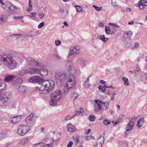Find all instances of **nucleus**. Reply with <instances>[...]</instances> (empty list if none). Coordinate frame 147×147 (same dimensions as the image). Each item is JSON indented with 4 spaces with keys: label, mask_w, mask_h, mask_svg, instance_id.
Wrapping results in <instances>:
<instances>
[{
    "label": "nucleus",
    "mask_w": 147,
    "mask_h": 147,
    "mask_svg": "<svg viewBox=\"0 0 147 147\" xmlns=\"http://www.w3.org/2000/svg\"><path fill=\"white\" fill-rule=\"evenodd\" d=\"M89 119L90 121H93L95 120V116L91 114L90 115Z\"/></svg>",
    "instance_id": "nucleus-36"
},
{
    "label": "nucleus",
    "mask_w": 147,
    "mask_h": 147,
    "mask_svg": "<svg viewBox=\"0 0 147 147\" xmlns=\"http://www.w3.org/2000/svg\"><path fill=\"white\" fill-rule=\"evenodd\" d=\"M5 6H2V7L5 9L14 11L17 9V8L15 5L10 2H7L5 3Z\"/></svg>",
    "instance_id": "nucleus-6"
},
{
    "label": "nucleus",
    "mask_w": 147,
    "mask_h": 147,
    "mask_svg": "<svg viewBox=\"0 0 147 147\" xmlns=\"http://www.w3.org/2000/svg\"><path fill=\"white\" fill-rule=\"evenodd\" d=\"M75 78L72 75H69L68 76L67 80L66 82H67L66 86L70 89H73L74 88L76 84Z\"/></svg>",
    "instance_id": "nucleus-4"
},
{
    "label": "nucleus",
    "mask_w": 147,
    "mask_h": 147,
    "mask_svg": "<svg viewBox=\"0 0 147 147\" xmlns=\"http://www.w3.org/2000/svg\"><path fill=\"white\" fill-rule=\"evenodd\" d=\"M146 0H140V1L139 3V4H142L143 5L144 3H145V1Z\"/></svg>",
    "instance_id": "nucleus-57"
},
{
    "label": "nucleus",
    "mask_w": 147,
    "mask_h": 147,
    "mask_svg": "<svg viewBox=\"0 0 147 147\" xmlns=\"http://www.w3.org/2000/svg\"><path fill=\"white\" fill-rule=\"evenodd\" d=\"M28 139L27 138H24L22 140V141L24 143L27 142L28 141Z\"/></svg>",
    "instance_id": "nucleus-50"
},
{
    "label": "nucleus",
    "mask_w": 147,
    "mask_h": 147,
    "mask_svg": "<svg viewBox=\"0 0 147 147\" xmlns=\"http://www.w3.org/2000/svg\"><path fill=\"white\" fill-rule=\"evenodd\" d=\"M62 92L59 90L55 91L53 94V98H54L59 100L62 98Z\"/></svg>",
    "instance_id": "nucleus-11"
},
{
    "label": "nucleus",
    "mask_w": 147,
    "mask_h": 147,
    "mask_svg": "<svg viewBox=\"0 0 147 147\" xmlns=\"http://www.w3.org/2000/svg\"><path fill=\"white\" fill-rule=\"evenodd\" d=\"M111 121H109L108 119H105L103 122V123L105 125H107L111 123Z\"/></svg>",
    "instance_id": "nucleus-40"
},
{
    "label": "nucleus",
    "mask_w": 147,
    "mask_h": 147,
    "mask_svg": "<svg viewBox=\"0 0 147 147\" xmlns=\"http://www.w3.org/2000/svg\"><path fill=\"white\" fill-rule=\"evenodd\" d=\"M80 52V47L75 46L70 48L69 55H71L75 54L77 55Z\"/></svg>",
    "instance_id": "nucleus-7"
},
{
    "label": "nucleus",
    "mask_w": 147,
    "mask_h": 147,
    "mask_svg": "<svg viewBox=\"0 0 147 147\" xmlns=\"http://www.w3.org/2000/svg\"><path fill=\"white\" fill-rule=\"evenodd\" d=\"M121 119L120 118H119L117 119L114 125V126H115L117 124Z\"/></svg>",
    "instance_id": "nucleus-52"
},
{
    "label": "nucleus",
    "mask_w": 147,
    "mask_h": 147,
    "mask_svg": "<svg viewBox=\"0 0 147 147\" xmlns=\"http://www.w3.org/2000/svg\"><path fill=\"white\" fill-rule=\"evenodd\" d=\"M134 24V21H132L130 22H128V24L129 25H132Z\"/></svg>",
    "instance_id": "nucleus-64"
},
{
    "label": "nucleus",
    "mask_w": 147,
    "mask_h": 147,
    "mask_svg": "<svg viewBox=\"0 0 147 147\" xmlns=\"http://www.w3.org/2000/svg\"><path fill=\"white\" fill-rule=\"evenodd\" d=\"M15 76L13 75H7L5 76V78L4 79V81L6 82H8L12 81L15 78Z\"/></svg>",
    "instance_id": "nucleus-18"
},
{
    "label": "nucleus",
    "mask_w": 147,
    "mask_h": 147,
    "mask_svg": "<svg viewBox=\"0 0 147 147\" xmlns=\"http://www.w3.org/2000/svg\"><path fill=\"white\" fill-rule=\"evenodd\" d=\"M92 6L96 10L98 11H101L102 9V7H98V6L94 5H93Z\"/></svg>",
    "instance_id": "nucleus-35"
},
{
    "label": "nucleus",
    "mask_w": 147,
    "mask_h": 147,
    "mask_svg": "<svg viewBox=\"0 0 147 147\" xmlns=\"http://www.w3.org/2000/svg\"><path fill=\"white\" fill-rule=\"evenodd\" d=\"M53 144L51 143L50 144H47L45 145L44 147H53Z\"/></svg>",
    "instance_id": "nucleus-48"
},
{
    "label": "nucleus",
    "mask_w": 147,
    "mask_h": 147,
    "mask_svg": "<svg viewBox=\"0 0 147 147\" xmlns=\"http://www.w3.org/2000/svg\"><path fill=\"white\" fill-rule=\"evenodd\" d=\"M69 89H70L69 88H67V86L65 87L63 89L64 93L66 95L67 94L68 92Z\"/></svg>",
    "instance_id": "nucleus-38"
},
{
    "label": "nucleus",
    "mask_w": 147,
    "mask_h": 147,
    "mask_svg": "<svg viewBox=\"0 0 147 147\" xmlns=\"http://www.w3.org/2000/svg\"><path fill=\"white\" fill-rule=\"evenodd\" d=\"M55 80L58 85H61L67 80L68 76L64 72H60L56 73Z\"/></svg>",
    "instance_id": "nucleus-3"
},
{
    "label": "nucleus",
    "mask_w": 147,
    "mask_h": 147,
    "mask_svg": "<svg viewBox=\"0 0 147 147\" xmlns=\"http://www.w3.org/2000/svg\"><path fill=\"white\" fill-rule=\"evenodd\" d=\"M100 140H102L101 142H99L98 143L96 144L94 147H102V145L104 142V138L103 136H101L98 139V140L99 141Z\"/></svg>",
    "instance_id": "nucleus-21"
},
{
    "label": "nucleus",
    "mask_w": 147,
    "mask_h": 147,
    "mask_svg": "<svg viewBox=\"0 0 147 147\" xmlns=\"http://www.w3.org/2000/svg\"><path fill=\"white\" fill-rule=\"evenodd\" d=\"M45 25V23L44 22H42L39 24L38 26V28L40 29L43 27Z\"/></svg>",
    "instance_id": "nucleus-44"
},
{
    "label": "nucleus",
    "mask_w": 147,
    "mask_h": 147,
    "mask_svg": "<svg viewBox=\"0 0 147 147\" xmlns=\"http://www.w3.org/2000/svg\"><path fill=\"white\" fill-rule=\"evenodd\" d=\"M103 103L104 105V107L103 108V109L104 110H106L109 106V102H105Z\"/></svg>",
    "instance_id": "nucleus-34"
},
{
    "label": "nucleus",
    "mask_w": 147,
    "mask_h": 147,
    "mask_svg": "<svg viewBox=\"0 0 147 147\" xmlns=\"http://www.w3.org/2000/svg\"><path fill=\"white\" fill-rule=\"evenodd\" d=\"M84 86L86 88H88L91 86V85L89 84V82H85Z\"/></svg>",
    "instance_id": "nucleus-41"
},
{
    "label": "nucleus",
    "mask_w": 147,
    "mask_h": 147,
    "mask_svg": "<svg viewBox=\"0 0 147 147\" xmlns=\"http://www.w3.org/2000/svg\"><path fill=\"white\" fill-rule=\"evenodd\" d=\"M43 143L42 142H40L35 144L33 145V146H38L39 145L42 146Z\"/></svg>",
    "instance_id": "nucleus-54"
},
{
    "label": "nucleus",
    "mask_w": 147,
    "mask_h": 147,
    "mask_svg": "<svg viewBox=\"0 0 147 147\" xmlns=\"http://www.w3.org/2000/svg\"><path fill=\"white\" fill-rule=\"evenodd\" d=\"M73 142H72L70 141L67 146V147H71V145L73 144Z\"/></svg>",
    "instance_id": "nucleus-58"
},
{
    "label": "nucleus",
    "mask_w": 147,
    "mask_h": 147,
    "mask_svg": "<svg viewBox=\"0 0 147 147\" xmlns=\"http://www.w3.org/2000/svg\"><path fill=\"white\" fill-rule=\"evenodd\" d=\"M1 59L5 65L8 68L13 69L16 66V61L13 60L11 55H7L3 54L1 55Z\"/></svg>",
    "instance_id": "nucleus-2"
},
{
    "label": "nucleus",
    "mask_w": 147,
    "mask_h": 147,
    "mask_svg": "<svg viewBox=\"0 0 147 147\" xmlns=\"http://www.w3.org/2000/svg\"><path fill=\"white\" fill-rule=\"evenodd\" d=\"M53 98V99H52L50 101V104L52 106H54L57 104V102L59 100H57L56 98L55 99L54 98Z\"/></svg>",
    "instance_id": "nucleus-28"
},
{
    "label": "nucleus",
    "mask_w": 147,
    "mask_h": 147,
    "mask_svg": "<svg viewBox=\"0 0 147 147\" xmlns=\"http://www.w3.org/2000/svg\"><path fill=\"white\" fill-rule=\"evenodd\" d=\"M77 95L78 94L74 92L71 94V97H73L75 98V99H76L77 97Z\"/></svg>",
    "instance_id": "nucleus-46"
},
{
    "label": "nucleus",
    "mask_w": 147,
    "mask_h": 147,
    "mask_svg": "<svg viewBox=\"0 0 147 147\" xmlns=\"http://www.w3.org/2000/svg\"><path fill=\"white\" fill-rule=\"evenodd\" d=\"M33 116V113H31L29 116L26 117L25 120L26 123L28 124L31 123L34 120Z\"/></svg>",
    "instance_id": "nucleus-17"
},
{
    "label": "nucleus",
    "mask_w": 147,
    "mask_h": 147,
    "mask_svg": "<svg viewBox=\"0 0 147 147\" xmlns=\"http://www.w3.org/2000/svg\"><path fill=\"white\" fill-rule=\"evenodd\" d=\"M134 123L133 121H130L127 124L126 126V127L125 128V129L126 130L125 134H127V133L129 131H130L131 130H132L134 126Z\"/></svg>",
    "instance_id": "nucleus-12"
},
{
    "label": "nucleus",
    "mask_w": 147,
    "mask_h": 147,
    "mask_svg": "<svg viewBox=\"0 0 147 147\" xmlns=\"http://www.w3.org/2000/svg\"><path fill=\"white\" fill-rule=\"evenodd\" d=\"M27 61L28 64L31 66H34L35 67H41L42 66L40 63L36 61L35 60L32 59L28 60Z\"/></svg>",
    "instance_id": "nucleus-9"
},
{
    "label": "nucleus",
    "mask_w": 147,
    "mask_h": 147,
    "mask_svg": "<svg viewBox=\"0 0 147 147\" xmlns=\"http://www.w3.org/2000/svg\"><path fill=\"white\" fill-rule=\"evenodd\" d=\"M41 80V78L38 76H33L30 78L29 80V82L32 83H38L40 82Z\"/></svg>",
    "instance_id": "nucleus-13"
},
{
    "label": "nucleus",
    "mask_w": 147,
    "mask_h": 147,
    "mask_svg": "<svg viewBox=\"0 0 147 147\" xmlns=\"http://www.w3.org/2000/svg\"><path fill=\"white\" fill-rule=\"evenodd\" d=\"M22 119L21 115H17L13 117V123H17Z\"/></svg>",
    "instance_id": "nucleus-22"
},
{
    "label": "nucleus",
    "mask_w": 147,
    "mask_h": 147,
    "mask_svg": "<svg viewBox=\"0 0 147 147\" xmlns=\"http://www.w3.org/2000/svg\"><path fill=\"white\" fill-rule=\"evenodd\" d=\"M90 131H91V129H87V130H85V131L86 132V133H85L86 134V135L88 134L90 132Z\"/></svg>",
    "instance_id": "nucleus-59"
},
{
    "label": "nucleus",
    "mask_w": 147,
    "mask_h": 147,
    "mask_svg": "<svg viewBox=\"0 0 147 147\" xmlns=\"http://www.w3.org/2000/svg\"><path fill=\"white\" fill-rule=\"evenodd\" d=\"M38 69L37 68H29L26 69V73L30 74H37L38 72Z\"/></svg>",
    "instance_id": "nucleus-15"
},
{
    "label": "nucleus",
    "mask_w": 147,
    "mask_h": 147,
    "mask_svg": "<svg viewBox=\"0 0 147 147\" xmlns=\"http://www.w3.org/2000/svg\"><path fill=\"white\" fill-rule=\"evenodd\" d=\"M26 69H23L20 71L19 74L21 76H22L26 74Z\"/></svg>",
    "instance_id": "nucleus-37"
},
{
    "label": "nucleus",
    "mask_w": 147,
    "mask_h": 147,
    "mask_svg": "<svg viewBox=\"0 0 147 147\" xmlns=\"http://www.w3.org/2000/svg\"><path fill=\"white\" fill-rule=\"evenodd\" d=\"M22 36V37H24V36H23V34H13V35H11V36H10L11 37L12 36Z\"/></svg>",
    "instance_id": "nucleus-55"
},
{
    "label": "nucleus",
    "mask_w": 147,
    "mask_h": 147,
    "mask_svg": "<svg viewBox=\"0 0 147 147\" xmlns=\"http://www.w3.org/2000/svg\"><path fill=\"white\" fill-rule=\"evenodd\" d=\"M105 31L106 34L107 35L112 34L114 33L113 31L110 29V27L108 26H105Z\"/></svg>",
    "instance_id": "nucleus-24"
},
{
    "label": "nucleus",
    "mask_w": 147,
    "mask_h": 147,
    "mask_svg": "<svg viewBox=\"0 0 147 147\" xmlns=\"http://www.w3.org/2000/svg\"><path fill=\"white\" fill-rule=\"evenodd\" d=\"M44 13H40L39 14V16L40 19H42L44 18Z\"/></svg>",
    "instance_id": "nucleus-53"
},
{
    "label": "nucleus",
    "mask_w": 147,
    "mask_h": 147,
    "mask_svg": "<svg viewBox=\"0 0 147 147\" xmlns=\"http://www.w3.org/2000/svg\"><path fill=\"white\" fill-rule=\"evenodd\" d=\"M144 119V117H141L139 119L137 125L138 127L140 128L143 126V123L145 122Z\"/></svg>",
    "instance_id": "nucleus-20"
},
{
    "label": "nucleus",
    "mask_w": 147,
    "mask_h": 147,
    "mask_svg": "<svg viewBox=\"0 0 147 147\" xmlns=\"http://www.w3.org/2000/svg\"><path fill=\"white\" fill-rule=\"evenodd\" d=\"M8 97L5 95L1 96L0 97V105L5 107L8 101Z\"/></svg>",
    "instance_id": "nucleus-8"
},
{
    "label": "nucleus",
    "mask_w": 147,
    "mask_h": 147,
    "mask_svg": "<svg viewBox=\"0 0 147 147\" xmlns=\"http://www.w3.org/2000/svg\"><path fill=\"white\" fill-rule=\"evenodd\" d=\"M75 7L76 8V11L77 12H80L82 11V9L79 6L76 5L75 6Z\"/></svg>",
    "instance_id": "nucleus-39"
},
{
    "label": "nucleus",
    "mask_w": 147,
    "mask_h": 147,
    "mask_svg": "<svg viewBox=\"0 0 147 147\" xmlns=\"http://www.w3.org/2000/svg\"><path fill=\"white\" fill-rule=\"evenodd\" d=\"M76 62L80 64L82 67H83L84 65V61L82 60V59H78L77 60Z\"/></svg>",
    "instance_id": "nucleus-30"
},
{
    "label": "nucleus",
    "mask_w": 147,
    "mask_h": 147,
    "mask_svg": "<svg viewBox=\"0 0 147 147\" xmlns=\"http://www.w3.org/2000/svg\"><path fill=\"white\" fill-rule=\"evenodd\" d=\"M1 80H0V83L1 82ZM6 86V84L5 83H0V95L2 94V92L1 91H3L4 90V88Z\"/></svg>",
    "instance_id": "nucleus-26"
},
{
    "label": "nucleus",
    "mask_w": 147,
    "mask_h": 147,
    "mask_svg": "<svg viewBox=\"0 0 147 147\" xmlns=\"http://www.w3.org/2000/svg\"><path fill=\"white\" fill-rule=\"evenodd\" d=\"M112 4L113 6H117L118 5L117 3L115 0H112Z\"/></svg>",
    "instance_id": "nucleus-43"
},
{
    "label": "nucleus",
    "mask_w": 147,
    "mask_h": 147,
    "mask_svg": "<svg viewBox=\"0 0 147 147\" xmlns=\"http://www.w3.org/2000/svg\"><path fill=\"white\" fill-rule=\"evenodd\" d=\"M38 68V72L37 74H40L43 77L47 76L49 73V71L45 68L42 67Z\"/></svg>",
    "instance_id": "nucleus-10"
},
{
    "label": "nucleus",
    "mask_w": 147,
    "mask_h": 147,
    "mask_svg": "<svg viewBox=\"0 0 147 147\" xmlns=\"http://www.w3.org/2000/svg\"><path fill=\"white\" fill-rule=\"evenodd\" d=\"M124 82V84L125 85L128 86L129 85L128 79L126 77H124L122 78Z\"/></svg>",
    "instance_id": "nucleus-31"
},
{
    "label": "nucleus",
    "mask_w": 147,
    "mask_h": 147,
    "mask_svg": "<svg viewBox=\"0 0 147 147\" xmlns=\"http://www.w3.org/2000/svg\"><path fill=\"white\" fill-rule=\"evenodd\" d=\"M7 20V18L6 16L0 15V25H2L3 23H6Z\"/></svg>",
    "instance_id": "nucleus-23"
},
{
    "label": "nucleus",
    "mask_w": 147,
    "mask_h": 147,
    "mask_svg": "<svg viewBox=\"0 0 147 147\" xmlns=\"http://www.w3.org/2000/svg\"><path fill=\"white\" fill-rule=\"evenodd\" d=\"M38 87H35V89L38 93L47 95L50 92L53 91L55 87L54 82L52 80H45L39 84Z\"/></svg>",
    "instance_id": "nucleus-1"
},
{
    "label": "nucleus",
    "mask_w": 147,
    "mask_h": 147,
    "mask_svg": "<svg viewBox=\"0 0 147 147\" xmlns=\"http://www.w3.org/2000/svg\"><path fill=\"white\" fill-rule=\"evenodd\" d=\"M74 115L73 116H70L69 115H68L67 116H66L65 118V120H69V119H71L72 117H74Z\"/></svg>",
    "instance_id": "nucleus-42"
},
{
    "label": "nucleus",
    "mask_w": 147,
    "mask_h": 147,
    "mask_svg": "<svg viewBox=\"0 0 147 147\" xmlns=\"http://www.w3.org/2000/svg\"><path fill=\"white\" fill-rule=\"evenodd\" d=\"M110 24L111 25L113 26H117V27H119V26H117V24H115V23H110Z\"/></svg>",
    "instance_id": "nucleus-63"
},
{
    "label": "nucleus",
    "mask_w": 147,
    "mask_h": 147,
    "mask_svg": "<svg viewBox=\"0 0 147 147\" xmlns=\"http://www.w3.org/2000/svg\"><path fill=\"white\" fill-rule=\"evenodd\" d=\"M99 38L101 40L104 42H106L109 39L108 38H105L104 35H100Z\"/></svg>",
    "instance_id": "nucleus-33"
},
{
    "label": "nucleus",
    "mask_w": 147,
    "mask_h": 147,
    "mask_svg": "<svg viewBox=\"0 0 147 147\" xmlns=\"http://www.w3.org/2000/svg\"><path fill=\"white\" fill-rule=\"evenodd\" d=\"M9 121L10 122H11L13 123V117L10 118L9 119Z\"/></svg>",
    "instance_id": "nucleus-61"
},
{
    "label": "nucleus",
    "mask_w": 147,
    "mask_h": 147,
    "mask_svg": "<svg viewBox=\"0 0 147 147\" xmlns=\"http://www.w3.org/2000/svg\"><path fill=\"white\" fill-rule=\"evenodd\" d=\"M55 43L56 45L57 46H59L61 44V42L60 40H55Z\"/></svg>",
    "instance_id": "nucleus-45"
},
{
    "label": "nucleus",
    "mask_w": 147,
    "mask_h": 147,
    "mask_svg": "<svg viewBox=\"0 0 147 147\" xmlns=\"http://www.w3.org/2000/svg\"><path fill=\"white\" fill-rule=\"evenodd\" d=\"M31 15H28V16L32 20H35L36 19V13H31Z\"/></svg>",
    "instance_id": "nucleus-32"
},
{
    "label": "nucleus",
    "mask_w": 147,
    "mask_h": 147,
    "mask_svg": "<svg viewBox=\"0 0 147 147\" xmlns=\"http://www.w3.org/2000/svg\"><path fill=\"white\" fill-rule=\"evenodd\" d=\"M100 82L102 84H105L106 83L103 80H100Z\"/></svg>",
    "instance_id": "nucleus-62"
},
{
    "label": "nucleus",
    "mask_w": 147,
    "mask_h": 147,
    "mask_svg": "<svg viewBox=\"0 0 147 147\" xmlns=\"http://www.w3.org/2000/svg\"><path fill=\"white\" fill-rule=\"evenodd\" d=\"M138 5L139 6V7L140 10H143L144 8V5L142 4H138Z\"/></svg>",
    "instance_id": "nucleus-51"
},
{
    "label": "nucleus",
    "mask_w": 147,
    "mask_h": 147,
    "mask_svg": "<svg viewBox=\"0 0 147 147\" xmlns=\"http://www.w3.org/2000/svg\"><path fill=\"white\" fill-rule=\"evenodd\" d=\"M138 117H136L135 115H134L133 116V117L132 118H131V119L129 120V121H134V119H137L138 118Z\"/></svg>",
    "instance_id": "nucleus-60"
},
{
    "label": "nucleus",
    "mask_w": 147,
    "mask_h": 147,
    "mask_svg": "<svg viewBox=\"0 0 147 147\" xmlns=\"http://www.w3.org/2000/svg\"><path fill=\"white\" fill-rule=\"evenodd\" d=\"M103 105V103L100 100H96L95 101L94 105L96 106V107L97 106L98 109L97 108L96 109L95 108V111H100L102 109Z\"/></svg>",
    "instance_id": "nucleus-14"
},
{
    "label": "nucleus",
    "mask_w": 147,
    "mask_h": 147,
    "mask_svg": "<svg viewBox=\"0 0 147 147\" xmlns=\"http://www.w3.org/2000/svg\"><path fill=\"white\" fill-rule=\"evenodd\" d=\"M26 87L23 86H20L18 88L19 91L22 92L23 93H24L26 91Z\"/></svg>",
    "instance_id": "nucleus-29"
},
{
    "label": "nucleus",
    "mask_w": 147,
    "mask_h": 147,
    "mask_svg": "<svg viewBox=\"0 0 147 147\" xmlns=\"http://www.w3.org/2000/svg\"><path fill=\"white\" fill-rule=\"evenodd\" d=\"M132 34L133 33L131 31L125 32L123 35L124 38L131 39L130 37L132 36Z\"/></svg>",
    "instance_id": "nucleus-19"
},
{
    "label": "nucleus",
    "mask_w": 147,
    "mask_h": 147,
    "mask_svg": "<svg viewBox=\"0 0 147 147\" xmlns=\"http://www.w3.org/2000/svg\"><path fill=\"white\" fill-rule=\"evenodd\" d=\"M13 18L15 20L21 19L23 18V16H14L13 17Z\"/></svg>",
    "instance_id": "nucleus-47"
},
{
    "label": "nucleus",
    "mask_w": 147,
    "mask_h": 147,
    "mask_svg": "<svg viewBox=\"0 0 147 147\" xmlns=\"http://www.w3.org/2000/svg\"><path fill=\"white\" fill-rule=\"evenodd\" d=\"M16 82L19 83H22L23 82V80L22 78H19L17 80Z\"/></svg>",
    "instance_id": "nucleus-49"
},
{
    "label": "nucleus",
    "mask_w": 147,
    "mask_h": 147,
    "mask_svg": "<svg viewBox=\"0 0 147 147\" xmlns=\"http://www.w3.org/2000/svg\"><path fill=\"white\" fill-rule=\"evenodd\" d=\"M107 86L106 84H104V85H100L98 87V89L100 90V91H102L103 92H105V91L107 90L106 89V88H107Z\"/></svg>",
    "instance_id": "nucleus-25"
},
{
    "label": "nucleus",
    "mask_w": 147,
    "mask_h": 147,
    "mask_svg": "<svg viewBox=\"0 0 147 147\" xmlns=\"http://www.w3.org/2000/svg\"><path fill=\"white\" fill-rule=\"evenodd\" d=\"M30 127L27 125H21L18 128L17 133L21 136H24L30 130Z\"/></svg>",
    "instance_id": "nucleus-5"
},
{
    "label": "nucleus",
    "mask_w": 147,
    "mask_h": 147,
    "mask_svg": "<svg viewBox=\"0 0 147 147\" xmlns=\"http://www.w3.org/2000/svg\"><path fill=\"white\" fill-rule=\"evenodd\" d=\"M76 129V127L73 125H71L69 126L68 131L69 132H73L75 131Z\"/></svg>",
    "instance_id": "nucleus-27"
},
{
    "label": "nucleus",
    "mask_w": 147,
    "mask_h": 147,
    "mask_svg": "<svg viewBox=\"0 0 147 147\" xmlns=\"http://www.w3.org/2000/svg\"><path fill=\"white\" fill-rule=\"evenodd\" d=\"M79 140L78 138H77L75 140V144L76 145H77L79 142Z\"/></svg>",
    "instance_id": "nucleus-56"
},
{
    "label": "nucleus",
    "mask_w": 147,
    "mask_h": 147,
    "mask_svg": "<svg viewBox=\"0 0 147 147\" xmlns=\"http://www.w3.org/2000/svg\"><path fill=\"white\" fill-rule=\"evenodd\" d=\"M131 39L124 38L123 40L122 44L125 47H130L131 46Z\"/></svg>",
    "instance_id": "nucleus-16"
}]
</instances>
